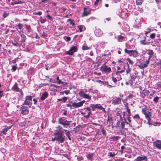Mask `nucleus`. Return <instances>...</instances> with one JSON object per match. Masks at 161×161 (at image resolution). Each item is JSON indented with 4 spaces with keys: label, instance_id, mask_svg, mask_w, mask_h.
Wrapping results in <instances>:
<instances>
[{
    "label": "nucleus",
    "instance_id": "f257e3e1",
    "mask_svg": "<svg viewBox=\"0 0 161 161\" xmlns=\"http://www.w3.org/2000/svg\"><path fill=\"white\" fill-rule=\"evenodd\" d=\"M78 94L79 96L81 98L86 99H87V101H88L91 99V96L89 94L86 93L84 90L81 89Z\"/></svg>",
    "mask_w": 161,
    "mask_h": 161
},
{
    "label": "nucleus",
    "instance_id": "f03ea898",
    "mask_svg": "<svg viewBox=\"0 0 161 161\" xmlns=\"http://www.w3.org/2000/svg\"><path fill=\"white\" fill-rule=\"evenodd\" d=\"M124 51L125 53H127L130 56L136 57L138 56V52L136 50H128L126 48H125Z\"/></svg>",
    "mask_w": 161,
    "mask_h": 161
},
{
    "label": "nucleus",
    "instance_id": "7ed1b4c3",
    "mask_svg": "<svg viewBox=\"0 0 161 161\" xmlns=\"http://www.w3.org/2000/svg\"><path fill=\"white\" fill-rule=\"evenodd\" d=\"M142 112L145 115L146 118L147 120H151L152 116V113L147 110L146 108H142Z\"/></svg>",
    "mask_w": 161,
    "mask_h": 161
},
{
    "label": "nucleus",
    "instance_id": "20e7f679",
    "mask_svg": "<svg viewBox=\"0 0 161 161\" xmlns=\"http://www.w3.org/2000/svg\"><path fill=\"white\" fill-rule=\"evenodd\" d=\"M54 135L56 136L57 141L60 143H62L64 141L65 136L63 134L55 133Z\"/></svg>",
    "mask_w": 161,
    "mask_h": 161
},
{
    "label": "nucleus",
    "instance_id": "39448f33",
    "mask_svg": "<svg viewBox=\"0 0 161 161\" xmlns=\"http://www.w3.org/2000/svg\"><path fill=\"white\" fill-rule=\"evenodd\" d=\"M70 122V121L64 119V117L59 118L58 120V124L63 125L64 127L69 125Z\"/></svg>",
    "mask_w": 161,
    "mask_h": 161
},
{
    "label": "nucleus",
    "instance_id": "423d86ee",
    "mask_svg": "<svg viewBox=\"0 0 161 161\" xmlns=\"http://www.w3.org/2000/svg\"><path fill=\"white\" fill-rule=\"evenodd\" d=\"M100 69L103 72L105 73L108 74L111 71V69L110 67L107 66L104 63L100 68Z\"/></svg>",
    "mask_w": 161,
    "mask_h": 161
},
{
    "label": "nucleus",
    "instance_id": "0eeeda50",
    "mask_svg": "<svg viewBox=\"0 0 161 161\" xmlns=\"http://www.w3.org/2000/svg\"><path fill=\"white\" fill-rule=\"evenodd\" d=\"M66 107H69L70 109H73L78 108L77 103L72 101L69 102L68 104H66Z\"/></svg>",
    "mask_w": 161,
    "mask_h": 161
},
{
    "label": "nucleus",
    "instance_id": "6e6552de",
    "mask_svg": "<svg viewBox=\"0 0 161 161\" xmlns=\"http://www.w3.org/2000/svg\"><path fill=\"white\" fill-rule=\"evenodd\" d=\"M20 111L21 114L26 115L29 113V111L28 110L27 107L24 106V105L20 108Z\"/></svg>",
    "mask_w": 161,
    "mask_h": 161
},
{
    "label": "nucleus",
    "instance_id": "1a4fd4ad",
    "mask_svg": "<svg viewBox=\"0 0 161 161\" xmlns=\"http://www.w3.org/2000/svg\"><path fill=\"white\" fill-rule=\"evenodd\" d=\"M12 89L14 91H15L16 92H19V97H20L21 98L22 97H23V93L22 92L21 89H20L18 87L16 83H15V84L14 85V86H13Z\"/></svg>",
    "mask_w": 161,
    "mask_h": 161
},
{
    "label": "nucleus",
    "instance_id": "9d476101",
    "mask_svg": "<svg viewBox=\"0 0 161 161\" xmlns=\"http://www.w3.org/2000/svg\"><path fill=\"white\" fill-rule=\"evenodd\" d=\"M32 97L31 96H27L24 103L23 105H26L30 106L31 104Z\"/></svg>",
    "mask_w": 161,
    "mask_h": 161
},
{
    "label": "nucleus",
    "instance_id": "9b49d317",
    "mask_svg": "<svg viewBox=\"0 0 161 161\" xmlns=\"http://www.w3.org/2000/svg\"><path fill=\"white\" fill-rule=\"evenodd\" d=\"M147 156L142 155H140L135 159L136 161H147Z\"/></svg>",
    "mask_w": 161,
    "mask_h": 161
},
{
    "label": "nucleus",
    "instance_id": "f8f14e48",
    "mask_svg": "<svg viewBox=\"0 0 161 161\" xmlns=\"http://www.w3.org/2000/svg\"><path fill=\"white\" fill-rule=\"evenodd\" d=\"M77 48L75 46H73L69 50L66 52V53L69 55H72L74 52L76 51Z\"/></svg>",
    "mask_w": 161,
    "mask_h": 161
},
{
    "label": "nucleus",
    "instance_id": "ddd939ff",
    "mask_svg": "<svg viewBox=\"0 0 161 161\" xmlns=\"http://www.w3.org/2000/svg\"><path fill=\"white\" fill-rule=\"evenodd\" d=\"M149 64V61L147 60L145 63H140L138 64L137 66L141 69H143L147 67Z\"/></svg>",
    "mask_w": 161,
    "mask_h": 161
},
{
    "label": "nucleus",
    "instance_id": "4468645a",
    "mask_svg": "<svg viewBox=\"0 0 161 161\" xmlns=\"http://www.w3.org/2000/svg\"><path fill=\"white\" fill-rule=\"evenodd\" d=\"M94 33L95 35L97 37L101 36L103 34V32L100 29H96Z\"/></svg>",
    "mask_w": 161,
    "mask_h": 161
},
{
    "label": "nucleus",
    "instance_id": "2eb2a0df",
    "mask_svg": "<svg viewBox=\"0 0 161 161\" xmlns=\"http://www.w3.org/2000/svg\"><path fill=\"white\" fill-rule=\"evenodd\" d=\"M123 117L124 118L125 121H126L127 117H130V110H127L126 112H124L123 113Z\"/></svg>",
    "mask_w": 161,
    "mask_h": 161
},
{
    "label": "nucleus",
    "instance_id": "dca6fc26",
    "mask_svg": "<svg viewBox=\"0 0 161 161\" xmlns=\"http://www.w3.org/2000/svg\"><path fill=\"white\" fill-rule=\"evenodd\" d=\"M121 98L119 97L116 98L112 101V103L114 105L119 104L121 103Z\"/></svg>",
    "mask_w": 161,
    "mask_h": 161
},
{
    "label": "nucleus",
    "instance_id": "f3484780",
    "mask_svg": "<svg viewBox=\"0 0 161 161\" xmlns=\"http://www.w3.org/2000/svg\"><path fill=\"white\" fill-rule=\"evenodd\" d=\"M91 13V10L87 9L86 8H84V11L82 14V16H87Z\"/></svg>",
    "mask_w": 161,
    "mask_h": 161
},
{
    "label": "nucleus",
    "instance_id": "a211bd4d",
    "mask_svg": "<svg viewBox=\"0 0 161 161\" xmlns=\"http://www.w3.org/2000/svg\"><path fill=\"white\" fill-rule=\"evenodd\" d=\"M154 145L158 149L161 150V141H157L154 143Z\"/></svg>",
    "mask_w": 161,
    "mask_h": 161
},
{
    "label": "nucleus",
    "instance_id": "6ab92c4d",
    "mask_svg": "<svg viewBox=\"0 0 161 161\" xmlns=\"http://www.w3.org/2000/svg\"><path fill=\"white\" fill-rule=\"evenodd\" d=\"M48 96V93L47 92H45L41 96L40 99L42 100H44Z\"/></svg>",
    "mask_w": 161,
    "mask_h": 161
},
{
    "label": "nucleus",
    "instance_id": "aec40b11",
    "mask_svg": "<svg viewBox=\"0 0 161 161\" xmlns=\"http://www.w3.org/2000/svg\"><path fill=\"white\" fill-rule=\"evenodd\" d=\"M56 133L63 134L64 130H62V128L60 125H58L57 127Z\"/></svg>",
    "mask_w": 161,
    "mask_h": 161
},
{
    "label": "nucleus",
    "instance_id": "412c9836",
    "mask_svg": "<svg viewBox=\"0 0 161 161\" xmlns=\"http://www.w3.org/2000/svg\"><path fill=\"white\" fill-rule=\"evenodd\" d=\"M133 118L138 123H140L141 122H142L141 119L140 118L139 115L138 114L135 115L133 117Z\"/></svg>",
    "mask_w": 161,
    "mask_h": 161
},
{
    "label": "nucleus",
    "instance_id": "4be33fe9",
    "mask_svg": "<svg viewBox=\"0 0 161 161\" xmlns=\"http://www.w3.org/2000/svg\"><path fill=\"white\" fill-rule=\"evenodd\" d=\"M117 39L119 42H122L126 40V37L121 35H119L117 37Z\"/></svg>",
    "mask_w": 161,
    "mask_h": 161
},
{
    "label": "nucleus",
    "instance_id": "5701e85b",
    "mask_svg": "<svg viewBox=\"0 0 161 161\" xmlns=\"http://www.w3.org/2000/svg\"><path fill=\"white\" fill-rule=\"evenodd\" d=\"M12 127V125H11L8 127H7L6 128H4L1 131V133H3L4 134H5L6 132H7V131L8 130L11 129V127Z\"/></svg>",
    "mask_w": 161,
    "mask_h": 161
},
{
    "label": "nucleus",
    "instance_id": "b1692460",
    "mask_svg": "<svg viewBox=\"0 0 161 161\" xmlns=\"http://www.w3.org/2000/svg\"><path fill=\"white\" fill-rule=\"evenodd\" d=\"M125 122L124 121H122L119 122L118 123V127H119L120 129H123L125 127Z\"/></svg>",
    "mask_w": 161,
    "mask_h": 161
},
{
    "label": "nucleus",
    "instance_id": "393cba45",
    "mask_svg": "<svg viewBox=\"0 0 161 161\" xmlns=\"http://www.w3.org/2000/svg\"><path fill=\"white\" fill-rule=\"evenodd\" d=\"M107 123L108 124L109 126H111L113 125V120L112 117H109L108 115V118L107 119Z\"/></svg>",
    "mask_w": 161,
    "mask_h": 161
},
{
    "label": "nucleus",
    "instance_id": "a878e982",
    "mask_svg": "<svg viewBox=\"0 0 161 161\" xmlns=\"http://www.w3.org/2000/svg\"><path fill=\"white\" fill-rule=\"evenodd\" d=\"M99 104H91L90 105L91 107L92 108L93 110H94L95 109L97 108H99Z\"/></svg>",
    "mask_w": 161,
    "mask_h": 161
},
{
    "label": "nucleus",
    "instance_id": "bb28decb",
    "mask_svg": "<svg viewBox=\"0 0 161 161\" xmlns=\"http://www.w3.org/2000/svg\"><path fill=\"white\" fill-rule=\"evenodd\" d=\"M117 153L114 152H109L108 153V156L110 157H114L117 154Z\"/></svg>",
    "mask_w": 161,
    "mask_h": 161
},
{
    "label": "nucleus",
    "instance_id": "cd10ccee",
    "mask_svg": "<svg viewBox=\"0 0 161 161\" xmlns=\"http://www.w3.org/2000/svg\"><path fill=\"white\" fill-rule=\"evenodd\" d=\"M120 15L121 17L122 18H125L127 17L129 15L126 12H122L121 13Z\"/></svg>",
    "mask_w": 161,
    "mask_h": 161
},
{
    "label": "nucleus",
    "instance_id": "c85d7f7f",
    "mask_svg": "<svg viewBox=\"0 0 161 161\" xmlns=\"http://www.w3.org/2000/svg\"><path fill=\"white\" fill-rule=\"evenodd\" d=\"M39 60V57L37 56H35L33 58L32 60V61L35 63H37Z\"/></svg>",
    "mask_w": 161,
    "mask_h": 161
},
{
    "label": "nucleus",
    "instance_id": "c756f323",
    "mask_svg": "<svg viewBox=\"0 0 161 161\" xmlns=\"http://www.w3.org/2000/svg\"><path fill=\"white\" fill-rule=\"evenodd\" d=\"M65 131V133L66 136L68 137V139L69 140H71V138L70 136V133L69 131H68L66 130H64Z\"/></svg>",
    "mask_w": 161,
    "mask_h": 161
},
{
    "label": "nucleus",
    "instance_id": "7c9ffc66",
    "mask_svg": "<svg viewBox=\"0 0 161 161\" xmlns=\"http://www.w3.org/2000/svg\"><path fill=\"white\" fill-rule=\"evenodd\" d=\"M86 102L85 100H83L81 102L77 103L78 108L81 107L83 106V104Z\"/></svg>",
    "mask_w": 161,
    "mask_h": 161
},
{
    "label": "nucleus",
    "instance_id": "2f4dec72",
    "mask_svg": "<svg viewBox=\"0 0 161 161\" xmlns=\"http://www.w3.org/2000/svg\"><path fill=\"white\" fill-rule=\"evenodd\" d=\"M130 77L131 79L132 80H134L136 77V74L134 73L130 75Z\"/></svg>",
    "mask_w": 161,
    "mask_h": 161
},
{
    "label": "nucleus",
    "instance_id": "473e14b6",
    "mask_svg": "<svg viewBox=\"0 0 161 161\" xmlns=\"http://www.w3.org/2000/svg\"><path fill=\"white\" fill-rule=\"evenodd\" d=\"M131 117H127V120L126 119V121H125L127 124H129L131 122V120L130 119Z\"/></svg>",
    "mask_w": 161,
    "mask_h": 161
},
{
    "label": "nucleus",
    "instance_id": "72a5a7b5",
    "mask_svg": "<svg viewBox=\"0 0 161 161\" xmlns=\"http://www.w3.org/2000/svg\"><path fill=\"white\" fill-rule=\"evenodd\" d=\"M127 62H128V63L129 65V64H130L131 65H132L133 64V62L132 61L130 58H127Z\"/></svg>",
    "mask_w": 161,
    "mask_h": 161
},
{
    "label": "nucleus",
    "instance_id": "f704fd0d",
    "mask_svg": "<svg viewBox=\"0 0 161 161\" xmlns=\"http://www.w3.org/2000/svg\"><path fill=\"white\" fill-rule=\"evenodd\" d=\"M120 137L119 136H114L111 137V139L113 140V141H117Z\"/></svg>",
    "mask_w": 161,
    "mask_h": 161
},
{
    "label": "nucleus",
    "instance_id": "c9c22d12",
    "mask_svg": "<svg viewBox=\"0 0 161 161\" xmlns=\"http://www.w3.org/2000/svg\"><path fill=\"white\" fill-rule=\"evenodd\" d=\"M147 54L149 55H153L154 52L153 50H148V52L147 53Z\"/></svg>",
    "mask_w": 161,
    "mask_h": 161
},
{
    "label": "nucleus",
    "instance_id": "e433bc0d",
    "mask_svg": "<svg viewBox=\"0 0 161 161\" xmlns=\"http://www.w3.org/2000/svg\"><path fill=\"white\" fill-rule=\"evenodd\" d=\"M68 22H69L70 25L73 26L74 25V20H71L70 19H68Z\"/></svg>",
    "mask_w": 161,
    "mask_h": 161
},
{
    "label": "nucleus",
    "instance_id": "4c0bfd02",
    "mask_svg": "<svg viewBox=\"0 0 161 161\" xmlns=\"http://www.w3.org/2000/svg\"><path fill=\"white\" fill-rule=\"evenodd\" d=\"M16 26L18 27L19 29L20 30L23 27V24L21 23H19L16 25Z\"/></svg>",
    "mask_w": 161,
    "mask_h": 161
},
{
    "label": "nucleus",
    "instance_id": "58836bf2",
    "mask_svg": "<svg viewBox=\"0 0 161 161\" xmlns=\"http://www.w3.org/2000/svg\"><path fill=\"white\" fill-rule=\"evenodd\" d=\"M127 69L126 70V74H128L130 72V66L129 64L128 63V62H127Z\"/></svg>",
    "mask_w": 161,
    "mask_h": 161
},
{
    "label": "nucleus",
    "instance_id": "ea45409f",
    "mask_svg": "<svg viewBox=\"0 0 161 161\" xmlns=\"http://www.w3.org/2000/svg\"><path fill=\"white\" fill-rule=\"evenodd\" d=\"M26 29L28 32H30L31 29V26L30 25H25Z\"/></svg>",
    "mask_w": 161,
    "mask_h": 161
},
{
    "label": "nucleus",
    "instance_id": "a19ab883",
    "mask_svg": "<svg viewBox=\"0 0 161 161\" xmlns=\"http://www.w3.org/2000/svg\"><path fill=\"white\" fill-rule=\"evenodd\" d=\"M64 38L66 42H69L70 40V37L68 36H64Z\"/></svg>",
    "mask_w": 161,
    "mask_h": 161
},
{
    "label": "nucleus",
    "instance_id": "79ce46f5",
    "mask_svg": "<svg viewBox=\"0 0 161 161\" xmlns=\"http://www.w3.org/2000/svg\"><path fill=\"white\" fill-rule=\"evenodd\" d=\"M89 47H88L86 45H83L82 47V49L83 50H87L89 49Z\"/></svg>",
    "mask_w": 161,
    "mask_h": 161
},
{
    "label": "nucleus",
    "instance_id": "37998d69",
    "mask_svg": "<svg viewBox=\"0 0 161 161\" xmlns=\"http://www.w3.org/2000/svg\"><path fill=\"white\" fill-rule=\"evenodd\" d=\"M143 0H136V4L138 5H141Z\"/></svg>",
    "mask_w": 161,
    "mask_h": 161
},
{
    "label": "nucleus",
    "instance_id": "c03bdc74",
    "mask_svg": "<svg viewBox=\"0 0 161 161\" xmlns=\"http://www.w3.org/2000/svg\"><path fill=\"white\" fill-rule=\"evenodd\" d=\"M159 97H154L153 98V101L154 102L157 103L158 101L159 100Z\"/></svg>",
    "mask_w": 161,
    "mask_h": 161
},
{
    "label": "nucleus",
    "instance_id": "a18cd8bd",
    "mask_svg": "<svg viewBox=\"0 0 161 161\" xmlns=\"http://www.w3.org/2000/svg\"><path fill=\"white\" fill-rule=\"evenodd\" d=\"M83 26V25H80L78 26L77 27L78 29L79 30L80 32H82V29Z\"/></svg>",
    "mask_w": 161,
    "mask_h": 161
},
{
    "label": "nucleus",
    "instance_id": "49530a36",
    "mask_svg": "<svg viewBox=\"0 0 161 161\" xmlns=\"http://www.w3.org/2000/svg\"><path fill=\"white\" fill-rule=\"evenodd\" d=\"M42 14V13L41 12L39 11L37 12H35L33 13V14L35 15H41Z\"/></svg>",
    "mask_w": 161,
    "mask_h": 161
},
{
    "label": "nucleus",
    "instance_id": "de8ad7c7",
    "mask_svg": "<svg viewBox=\"0 0 161 161\" xmlns=\"http://www.w3.org/2000/svg\"><path fill=\"white\" fill-rule=\"evenodd\" d=\"M65 93L66 95H68L69 93V90H65L64 92H63L60 93L61 94H63L64 93Z\"/></svg>",
    "mask_w": 161,
    "mask_h": 161
},
{
    "label": "nucleus",
    "instance_id": "09e8293b",
    "mask_svg": "<svg viewBox=\"0 0 161 161\" xmlns=\"http://www.w3.org/2000/svg\"><path fill=\"white\" fill-rule=\"evenodd\" d=\"M46 17L48 19L50 20H53L52 17L48 14L47 15Z\"/></svg>",
    "mask_w": 161,
    "mask_h": 161
},
{
    "label": "nucleus",
    "instance_id": "8fccbe9b",
    "mask_svg": "<svg viewBox=\"0 0 161 161\" xmlns=\"http://www.w3.org/2000/svg\"><path fill=\"white\" fill-rule=\"evenodd\" d=\"M99 107L98 108L102 110L104 112L106 113V111H105L104 108H103L100 104H99Z\"/></svg>",
    "mask_w": 161,
    "mask_h": 161
},
{
    "label": "nucleus",
    "instance_id": "3c124183",
    "mask_svg": "<svg viewBox=\"0 0 161 161\" xmlns=\"http://www.w3.org/2000/svg\"><path fill=\"white\" fill-rule=\"evenodd\" d=\"M140 42L142 44L146 45L147 44V42L146 41H145V40H142Z\"/></svg>",
    "mask_w": 161,
    "mask_h": 161
},
{
    "label": "nucleus",
    "instance_id": "603ef678",
    "mask_svg": "<svg viewBox=\"0 0 161 161\" xmlns=\"http://www.w3.org/2000/svg\"><path fill=\"white\" fill-rule=\"evenodd\" d=\"M92 157H93L92 154H88L87 156V158L90 159H91L92 158Z\"/></svg>",
    "mask_w": 161,
    "mask_h": 161
},
{
    "label": "nucleus",
    "instance_id": "864d4df0",
    "mask_svg": "<svg viewBox=\"0 0 161 161\" xmlns=\"http://www.w3.org/2000/svg\"><path fill=\"white\" fill-rule=\"evenodd\" d=\"M67 99L68 97H64L63 98H62V101L64 103H65L66 101V100Z\"/></svg>",
    "mask_w": 161,
    "mask_h": 161
},
{
    "label": "nucleus",
    "instance_id": "5fc2aeb1",
    "mask_svg": "<svg viewBox=\"0 0 161 161\" xmlns=\"http://www.w3.org/2000/svg\"><path fill=\"white\" fill-rule=\"evenodd\" d=\"M160 124V123H159L158 122H154L153 123V125L154 126L159 125Z\"/></svg>",
    "mask_w": 161,
    "mask_h": 161
},
{
    "label": "nucleus",
    "instance_id": "6e6d98bb",
    "mask_svg": "<svg viewBox=\"0 0 161 161\" xmlns=\"http://www.w3.org/2000/svg\"><path fill=\"white\" fill-rule=\"evenodd\" d=\"M156 35V34L154 33H153L151 35H150V37L151 38H154Z\"/></svg>",
    "mask_w": 161,
    "mask_h": 161
},
{
    "label": "nucleus",
    "instance_id": "4d7b16f0",
    "mask_svg": "<svg viewBox=\"0 0 161 161\" xmlns=\"http://www.w3.org/2000/svg\"><path fill=\"white\" fill-rule=\"evenodd\" d=\"M17 66L15 65H12V69L14 71H15L17 69Z\"/></svg>",
    "mask_w": 161,
    "mask_h": 161
},
{
    "label": "nucleus",
    "instance_id": "13d9d810",
    "mask_svg": "<svg viewBox=\"0 0 161 161\" xmlns=\"http://www.w3.org/2000/svg\"><path fill=\"white\" fill-rule=\"evenodd\" d=\"M47 21L46 19H40V22L41 23L43 24L45 23Z\"/></svg>",
    "mask_w": 161,
    "mask_h": 161
},
{
    "label": "nucleus",
    "instance_id": "bf43d9fd",
    "mask_svg": "<svg viewBox=\"0 0 161 161\" xmlns=\"http://www.w3.org/2000/svg\"><path fill=\"white\" fill-rule=\"evenodd\" d=\"M12 43L14 46H19L18 43L15 41L14 42H12Z\"/></svg>",
    "mask_w": 161,
    "mask_h": 161
},
{
    "label": "nucleus",
    "instance_id": "052dcab7",
    "mask_svg": "<svg viewBox=\"0 0 161 161\" xmlns=\"http://www.w3.org/2000/svg\"><path fill=\"white\" fill-rule=\"evenodd\" d=\"M86 108V110L88 111V113H89V114H91V109L90 108H89V107H87Z\"/></svg>",
    "mask_w": 161,
    "mask_h": 161
},
{
    "label": "nucleus",
    "instance_id": "680f3d73",
    "mask_svg": "<svg viewBox=\"0 0 161 161\" xmlns=\"http://www.w3.org/2000/svg\"><path fill=\"white\" fill-rule=\"evenodd\" d=\"M22 38V41L25 42V36L24 35H22L21 36Z\"/></svg>",
    "mask_w": 161,
    "mask_h": 161
},
{
    "label": "nucleus",
    "instance_id": "e2e57ef3",
    "mask_svg": "<svg viewBox=\"0 0 161 161\" xmlns=\"http://www.w3.org/2000/svg\"><path fill=\"white\" fill-rule=\"evenodd\" d=\"M56 83H57L58 84H64V82L60 80H58Z\"/></svg>",
    "mask_w": 161,
    "mask_h": 161
},
{
    "label": "nucleus",
    "instance_id": "0e129e2a",
    "mask_svg": "<svg viewBox=\"0 0 161 161\" xmlns=\"http://www.w3.org/2000/svg\"><path fill=\"white\" fill-rule=\"evenodd\" d=\"M147 30V31H145V34H147L151 31V29H148Z\"/></svg>",
    "mask_w": 161,
    "mask_h": 161
},
{
    "label": "nucleus",
    "instance_id": "69168bd1",
    "mask_svg": "<svg viewBox=\"0 0 161 161\" xmlns=\"http://www.w3.org/2000/svg\"><path fill=\"white\" fill-rule=\"evenodd\" d=\"M124 104L125 105V107L126 110H130V109L129 108L128 105L127 103Z\"/></svg>",
    "mask_w": 161,
    "mask_h": 161
},
{
    "label": "nucleus",
    "instance_id": "338daca9",
    "mask_svg": "<svg viewBox=\"0 0 161 161\" xmlns=\"http://www.w3.org/2000/svg\"><path fill=\"white\" fill-rule=\"evenodd\" d=\"M83 158L82 157L80 156L77 158V160L78 161H81L82 160Z\"/></svg>",
    "mask_w": 161,
    "mask_h": 161
},
{
    "label": "nucleus",
    "instance_id": "774afa93",
    "mask_svg": "<svg viewBox=\"0 0 161 161\" xmlns=\"http://www.w3.org/2000/svg\"><path fill=\"white\" fill-rule=\"evenodd\" d=\"M8 14L7 13H5L3 14V16L4 18H5L7 17L8 16Z\"/></svg>",
    "mask_w": 161,
    "mask_h": 161
}]
</instances>
